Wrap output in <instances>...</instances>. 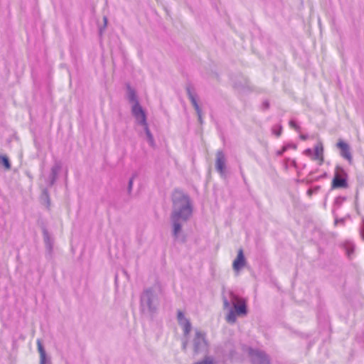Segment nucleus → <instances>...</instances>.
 <instances>
[{
    "instance_id": "f257e3e1",
    "label": "nucleus",
    "mask_w": 364,
    "mask_h": 364,
    "mask_svg": "<svg viewBox=\"0 0 364 364\" xmlns=\"http://www.w3.org/2000/svg\"><path fill=\"white\" fill-rule=\"evenodd\" d=\"M172 210L171 215L190 218L193 213L191 200L188 193L180 188H175L171 193Z\"/></svg>"
},
{
    "instance_id": "f03ea898",
    "label": "nucleus",
    "mask_w": 364,
    "mask_h": 364,
    "mask_svg": "<svg viewBox=\"0 0 364 364\" xmlns=\"http://www.w3.org/2000/svg\"><path fill=\"white\" fill-rule=\"evenodd\" d=\"M159 305V297L153 287L143 290L140 295V311L151 318L157 313Z\"/></svg>"
},
{
    "instance_id": "7ed1b4c3",
    "label": "nucleus",
    "mask_w": 364,
    "mask_h": 364,
    "mask_svg": "<svg viewBox=\"0 0 364 364\" xmlns=\"http://www.w3.org/2000/svg\"><path fill=\"white\" fill-rule=\"evenodd\" d=\"M193 353L195 355L204 354V358L194 364H214L212 356L208 355L209 353V343L206 339V333L199 330H196L193 339Z\"/></svg>"
},
{
    "instance_id": "20e7f679",
    "label": "nucleus",
    "mask_w": 364,
    "mask_h": 364,
    "mask_svg": "<svg viewBox=\"0 0 364 364\" xmlns=\"http://www.w3.org/2000/svg\"><path fill=\"white\" fill-rule=\"evenodd\" d=\"M230 296L232 303V308L228 314L226 321L228 323L233 324L237 321V316H246L248 310L247 301L245 299L238 296L232 291L230 293Z\"/></svg>"
},
{
    "instance_id": "39448f33",
    "label": "nucleus",
    "mask_w": 364,
    "mask_h": 364,
    "mask_svg": "<svg viewBox=\"0 0 364 364\" xmlns=\"http://www.w3.org/2000/svg\"><path fill=\"white\" fill-rule=\"evenodd\" d=\"M247 354L252 364H271L269 355L263 350L250 347Z\"/></svg>"
},
{
    "instance_id": "423d86ee",
    "label": "nucleus",
    "mask_w": 364,
    "mask_h": 364,
    "mask_svg": "<svg viewBox=\"0 0 364 364\" xmlns=\"http://www.w3.org/2000/svg\"><path fill=\"white\" fill-rule=\"evenodd\" d=\"M348 186V175L346 172L342 167L337 166L331 183V188H346Z\"/></svg>"
},
{
    "instance_id": "0eeeda50",
    "label": "nucleus",
    "mask_w": 364,
    "mask_h": 364,
    "mask_svg": "<svg viewBox=\"0 0 364 364\" xmlns=\"http://www.w3.org/2000/svg\"><path fill=\"white\" fill-rule=\"evenodd\" d=\"M172 224V235L174 240H180L182 242H186L185 236L180 237V233L182 231V223L187 222L189 218L184 217H177L176 215H170Z\"/></svg>"
},
{
    "instance_id": "6e6552de",
    "label": "nucleus",
    "mask_w": 364,
    "mask_h": 364,
    "mask_svg": "<svg viewBox=\"0 0 364 364\" xmlns=\"http://www.w3.org/2000/svg\"><path fill=\"white\" fill-rule=\"evenodd\" d=\"M132 113L139 124L141 125L146 123V113L139 102H135V104L132 105Z\"/></svg>"
},
{
    "instance_id": "1a4fd4ad",
    "label": "nucleus",
    "mask_w": 364,
    "mask_h": 364,
    "mask_svg": "<svg viewBox=\"0 0 364 364\" xmlns=\"http://www.w3.org/2000/svg\"><path fill=\"white\" fill-rule=\"evenodd\" d=\"M186 91L188 99L190 100L193 107H194L196 114H199L202 111L198 103V95L196 92V90L191 83H187L186 85Z\"/></svg>"
},
{
    "instance_id": "9d476101",
    "label": "nucleus",
    "mask_w": 364,
    "mask_h": 364,
    "mask_svg": "<svg viewBox=\"0 0 364 364\" xmlns=\"http://www.w3.org/2000/svg\"><path fill=\"white\" fill-rule=\"evenodd\" d=\"M215 169L221 177L225 176L226 158L223 151L219 150L216 153Z\"/></svg>"
},
{
    "instance_id": "9b49d317",
    "label": "nucleus",
    "mask_w": 364,
    "mask_h": 364,
    "mask_svg": "<svg viewBox=\"0 0 364 364\" xmlns=\"http://www.w3.org/2000/svg\"><path fill=\"white\" fill-rule=\"evenodd\" d=\"M336 147L340 150L341 156L351 164L353 161V156L349 144L343 140L339 139L336 144Z\"/></svg>"
},
{
    "instance_id": "f8f14e48",
    "label": "nucleus",
    "mask_w": 364,
    "mask_h": 364,
    "mask_svg": "<svg viewBox=\"0 0 364 364\" xmlns=\"http://www.w3.org/2000/svg\"><path fill=\"white\" fill-rule=\"evenodd\" d=\"M43 241L45 243L47 256L50 259L53 255V239L46 226H42Z\"/></svg>"
},
{
    "instance_id": "ddd939ff",
    "label": "nucleus",
    "mask_w": 364,
    "mask_h": 364,
    "mask_svg": "<svg viewBox=\"0 0 364 364\" xmlns=\"http://www.w3.org/2000/svg\"><path fill=\"white\" fill-rule=\"evenodd\" d=\"M221 353L224 357L232 359L236 355L235 344L231 341H228L220 347Z\"/></svg>"
},
{
    "instance_id": "4468645a",
    "label": "nucleus",
    "mask_w": 364,
    "mask_h": 364,
    "mask_svg": "<svg viewBox=\"0 0 364 364\" xmlns=\"http://www.w3.org/2000/svg\"><path fill=\"white\" fill-rule=\"evenodd\" d=\"M62 168L61 162L59 161H55L53 166L51 168L50 173L48 176V186L50 187L53 186L58 178V175Z\"/></svg>"
},
{
    "instance_id": "2eb2a0df",
    "label": "nucleus",
    "mask_w": 364,
    "mask_h": 364,
    "mask_svg": "<svg viewBox=\"0 0 364 364\" xmlns=\"http://www.w3.org/2000/svg\"><path fill=\"white\" fill-rule=\"evenodd\" d=\"M246 264V259L242 248L238 250L237 255L232 263V268L235 271H240Z\"/></svg>"
},
{
    "instance_id": "dca6fc26",
    "label": "nucleus",
    "mask_w": 364,
    "mask_h": 364,
    "mask_svg": "<svg viewBox=\"0 0 364 364\" xmlns=\"http://www.w3.org/2000/svg\"><path fill=\"white\" fill-rule=\"evenodd\" d=\"M234 87L240 92L246 90H252L250 87V82L246 77H241L234 82Z\"/></svg>"
},
{
    "instance_id": "f3484780",
    "label": "nucleus",
    "mask_w": 364,
    "mask_h": 364,
    "mask_svg": "<svg viewBox=\"0 0 364 364\" xmlns=\"http://www.w3.org/2000/svg\"><path fill=\"white\" fill-rule=\"evenodd\" d=\"M38 351L40 354V363L39 364H51L50 358L47 357L46 350L40 339L37 340Z\"/></svg>"
},
{
    "instance_id": "a211bd4d",
    "label": "nucleus",
    "mask_w": 364,
    "mask_h": 364,
    "mask_svg": "<svg viewBox=\"0 0 364 364\" xmlns=\"http://www.w3.org/2000/svg\"><path fill=\"white\" fill-rule=\"evenodd\" d=\"M323 147L322 143L319 142L318 144H317V145L314 148V154L313 159L314 160L319 159L321 161L320 164H321L323 161Z\"/></svg>"
},
{
    "instance_id": "6ab92c4d",
    "label": "nucleus",
    "mask_w": 364,
    "mask_h": 364,
    "mask_svg": "<svg viewBox=\"0 0 364 364\" xmlns=\"http://www.w3.org/2000/svg\"><path fill=\"white\" fill-rule=\"evenodd\" d=\"M141 125L144 127V130L146 136L147 141L149 142V144H150L151 146H152V147L154 146H155L154 139V136H153L152 134L151 133V131L148 127L147 122L145 124H141Z\"/></svg>"
},
{
    "instance_id": "aec40b11",
    "label": "nucleus",
    "mask_w": 364,
    "mask_h": 364,
    "mask_svg": "<svg viewBox=\"0 0 364 364\" xmlns=\"http://www.w3.org/2000/svg\"><path fill=\"white\" fill-rule=\"evenodd\" d=\"M127 98H128L129 101L133 104H135V102H139L137 100V97H136L135 90L134 89H132L129 85H127Z\"/></svg>"
},
{
    "instance_id": "412c9836",
    "label": "nucleus",
    "mask_w": 364,
    "mask_h": 364,
    "mask_svg": "<svg viewBox=\"0 0 364 364\" xmlns=\"http://www.w3.org/2000/svg\"><path fill=\"white\" fill-rule=\"evenodd\" d=\"M41 200L46 205L47 208H49V207L50 205V199L48 191L46 188H44L42 191Z\"/></svg>"
},
{
    "instance_id": "4be33fe9",
    "label": "nucleus",
    "mask_w": 364,
    "mask_h": 364,
    "mask_svg": "<svg viewBox=\"0 0 364 364\" xmlns=\"http://www.w3.org/2000/svg\"><path fill=\"white\" fill-rule=\"evenodd\" d=\"M179 325L183 328L184 336H188L190 333L192 328L190 321H185L184 322L180 323Z\"/></svg>"
},
{
    "instance_id": "5701e85b",
    "label": "nucleus",
    "mask_w": 364,
    "mask_h": 364,
    "mask_svg": "<svg viewBox=\"0 0 364 364\" xmlns=\"http://www.w3.org/2000/svg\"><path fill=\"white\" fill-rule=\"evenodd\" d=\"M0 164L3 165L6 170L11 169V165L6 156L0 155Z\"/></svg>"
},
{
    "instance_id": "b1692460",
    "label": "nucleus",
    "mask_w": 364,
    "mask_h": 364,
    "mask_svg": "<svg viewBox=\"0 0 364 364\" xmlns=\"http://www.w3.org/2000/svg\"><path fill=\"white\" fill-rule=\"evenodd\" d=\"M136 173L133 174V176L129 178V182H128V186H127V193H128V195L129 196H131V194H132L133 181H134V178L136 177Z\"/></svg>"
},
{
    "instance_id": "393cba45",
    "label": "nucleus",
    "mask_w": 364,
    "mask_h": 364,
    "mask_svg": "<svg viewBox=\"0 0 364 364\" xmlns=\"http://www.w3.org/2000/svg\"><path fill=\"white\" fill-rule=\"evenodd\" d=\"M177 320L178 323L180 324L184 322L185 321H188V319L185 318L184 314L181 311L178 310L177 312Z\"/></svg>"
},
{
    "instance_id": "a878e982",
    "label": "nucleus",
    "mask_w": 364,
    "mask_h": 364,
    "mask_svg": "<svg viewBox=\"0 0 364 364\" xmlns=\"http://www.w3.org/2000/svg\"><path fill=\"white\" fill-rule=\"evenodd\" d=\"M289 124L291 128H294L296 131H300V127L296 124V122L294 120H290Z\"/></svg>"
},
{
    "instance_id": "bb28decb",
    "label": "nucleus",
    "mask_w": 364,
    "mask_h": 364,
    "mask_svg": "<svg viewBox=\"0 0 364 364\" xmlns=\"http://www.w3.org/2000/svg\"><path fill=\"white\" fill-rule=\"evenodd\" d=\"M288 149V146H284L280 150L277 151V156H282L283 154Z\"/></svg>"
},
{
    "instance_id": "cd10ccee",
    "label": "nucleus",
    "mask_w": 364,
    "mask_h": 364,
    "mask_svg": "<svg viewBox=\"0 0 364 364\" xmlns=\"http://www.w3.org/2000/svg\"><path fill=\"white\" fill-rule=\"evenodd\" d=\"M273 133L277 136H279L281 134H282V127L281 125L279 126L278 127V130H275L274 129H273Z\"/></svg>"
},
{
    "instance_id": "c85d7f7f",
    "label": "nucleus",
    "mask_w": 364,
    "mask_h": 364,
    "mask_svg": "<svg viewBox=\"0 0 364 364\" xmlns=\"http://www.w3.org/2000/svg\"><path fill=\"white\" fill-rule=\"evenodd\" d=\"M230 301L227 299L226 297H223V306H224V309H228V308H230Z\"/></svg>"
},
{
    "instance_id": "c756f323",
    "label": "nucleus",
    "mask_w": 364,
    "mask_h": 364,
    "mask_svg": "<svg viewBox=\"0 0 364 364\" xmlns=\"http://www.w3.org/2000/svg\"><path fill=\"white\" fill-rule=\"evenodd\" d=\"M345 223V218H335L334 224L335 225H337L338 223L344 224Z\"/></svg>"
},
{
    "instance_id": "7c9ffc66",
    "label": "nucleus",
    "mask_w": 364,
    "mask_h": 364,
    "mask_svg": "<svg viewBox=\"0 0 364 364\" xmlns=\"http://www.w3.org/2000/svg\"><path fill=\"white\" fill-rule=\"evenodd\" d=\"M360 235L363 240H364V218H363L362 225L360 227Z\"/></svg>"
},
{
    "instance_id": "2f4dec72",
    "label": "nucleus",
    "mask_w": 364,
    "mask_h": 364,
    "mask_svg": "<svg viewBox=\"0 0 364 364\" xmlns=\"http://www.w3.org/2000/svg\"><path fill=\"white\" fill-rule=\"evenodd\" d=\"M262 108L264 109H268L269 108V101L265 100L264 102H263V103H262Z\"/></svg>"
},
{
    "instance_id": "473e14b6",
    "label": "nucleus",
    "mask_w": 364,
    "mask_h": 364,
    "mask_svg": "<svg viewBox=\"0 0 364 364\" xmlns=\"http://www.w3.org/2000/svg\"><path fill=\"white\" fill-rule=\"evenodd\" d=\"M198 115V119L200 124L203 123V117H202V111L199 112V114H197Z\"/></svg>"
},
{
    "instance_id": "72a5a7b5",
    "label": "nucleus",
    "mask_w": 364,
    "mask_h": 364,
    "mask_svg": "<svg viewBox=\"0 0 364 364\" xmlns=\"http://www.w3.org/2000/svg\"><path fill=\"white\" fill-rule=\"evenodd\" d=\"M304 153H305V154H306V156H311V154H312V151H311V149H306V150H305Z\"/></svg>"
},
{
    "instance_id": "f704fd0d",
    "label": "nucleus",
    "mask_w": 364,
    "mask_h": 364,
    "mask_svg": "<svg viewBox=\"0 0 364 364\" xmlns=\"http://www.w3.org/2000/svg\"><path fill=\"white\" fill-rule=\"evenodd\" d=\"M299 137L301 140L305 141L308 139L309 136L307 134H301Z\"/></svg>"
},
{
    "instance_id": "c9c22d12",
    "label": "nucleus",
    "mask_w": 364,
    "mask_h": 364,
    "mask_svg": "<svg viewBox=\"0 0 364 364\" xmlns=\"http://www.w3.org/2000/svg\"><path fill=\"white\" fill-rule=\"evenodd\" d=\"M187 344H188L187 341H184V342L183 343V345H182V349H183V350L186 351V348H187Z\"/></svg>"
},
{
    "instance_id": "e433bc0d",
    "label": "nucleus",
    "mask_w": 364,
    "mask_h": 364,
    "mask_svg": "<svg viewBox=\"0 0 364 364\" xmlns=\"http://www.w3.org/2000/svg\"><path fill=\"white\" fill-rule=\"evenodd\" d=\"M352 252H353V247L348 248L347 249V253L348 255H350Z\"/></svg>"
},
{
    "instance_id": "4c0bfd02",
    "label": "nucleus",
    "mask_w": 364,
    "mask_h": 364,
    "mask_svg": "<svg viewBox=\"0 0 364 364\" xmlns=\"http://www.w3.org/2000/svg\"><path fill=\"white\" fill-rule=\"evenodd\" d=\"M103 21H104V27H106L107 24V18L106 16H104Z\"/></svg>"
},
{
    "instance_id": "58836bf2",
    "label": "nucleus",
    "mask_w": 364,
    "mask_h": 364,
    "mask_svg": "<svg viewBox=\"0 0 364 364\" xmlns=\"http://www.w3.org/2000/svg\"><path fill=\"white\" fill-rule=\"evenodd\" d=\"M287 146H288V149L291 147L293 149H296V146L295 144H287Z\"/></svg>"
},
{
    "instance_id": "ea45409f",
    "label": "nucleus",
    "mask_w": 364,
    "mask_h": 364,
    "mask_svg": "<svg viewBox=\"0 0 364 364\" xmlns=\"http://www.w3.org/2000/svg\"><path fill=\"white\" fill-rule=\"evenodd\" d=\"M241 175H242V177L243 178L244 182L246 183V178H245L244 173L242 171H241Z\"/></svg>"
},
{
    "instance_id": "a19ab883",
    "label": "nucleus",
    "mask_w": 364,
    "mask_h": 364,
    "mask_svg": "<svg viewBox=\"0 0 364 364\" xmlns=\"http://www.w3.org/2000/svg\"><path fill=\"white\" fill-rule=\"evenodd\" d=\"M102 32H103V28H102V27H100V28H99V33H100V35H102Z\"/></svg>"
},
{
    "instance_id": "79ce46f5",
    "label": "nucleus",
    "mask_w": 364,
    "mask_h": 364,
    "mask_svg": "<svg viewBox=\"0 0 364 364\" xmlns=\"http://www.w3.org/2000/svg\"><path fill=\"white\" fill-rule=\"evenodd\" d=\"M307 193H308L309 195H311V190H308Z\"/></svg>"
}]
</instances>
